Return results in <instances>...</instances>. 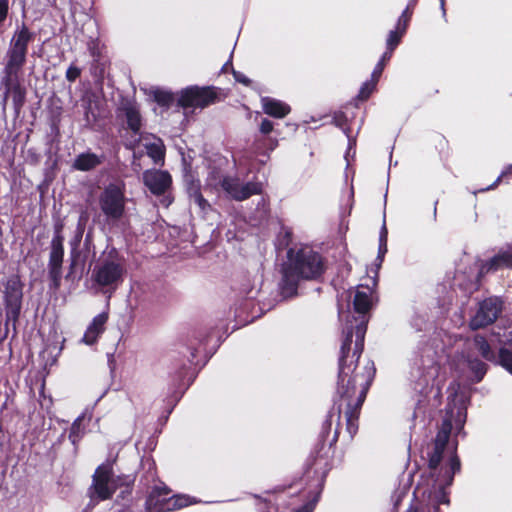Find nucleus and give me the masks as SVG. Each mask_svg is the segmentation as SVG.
<instances>
[{"instance_id": "obj_1", "label": "nucleus", "mask_w": 512, "mask_h": 512, "mask_svg": "<svg viewBox=\"0 0 512 512\" xmlns=\"http://www.w3.org/2000/svg\"><path fill=\"white\" fill-rule=\"evenodd\" d=\"M294 269L303 278H314L323 271L321 257L311 250H301L296 256Z\"/></svg>"}, {"instance_id": "obj_2", "label": "nucleus", "mask_w": 512, "mask_h": 512, "mask_svg": "<svg viewBox=\"0 0 512 512\" xmlns=\"http://www.w3.org/2000/svg\"><path fill=\"white\" fill-rule=\"evenodd\" d=\"M217 93L209 87H191L182 91L179 104L183 107L203 108L216 101Z\"/></svg>"}, {"instance_id": "obj_3", "label": "nucleus", "mask_w": 512, "mask_h": 512, "mask_svg": "<svg viewBox=\"0 0 512 512\" xmlns=\"http://www.w3.org/2000/svg\"><path fill=\"white\" fill-rule=\"evenodd\" d=\"M102 211L109 217L118 218L124 210L123 190L116 185H110L100 197Z\"/></svg>"}, {"instance_id": "obj_4", "label": "nucleus", "mask_w": 512, "mask_h": 512, "mask_svg": "<svg viewBox=\"0 0 512 512\" xmlns=\"http://www.w3.org/2000/svg\"><path fill=\"white\" fill-rule=\"evenodd\" d=\"M4 298L7 316L15 321L19 315L22 301V284L18 277H12L6 282Z\"/></svg>"}, {"instance_id": "obj_5", "label": "nucleus", "mask_w": 512, "mask_h": 512, "mask_svg": "<svg viewBox=\"0 0 512 512\" xmlns=\"http://www.w3.org/2000/svg\"><path fill=\"white\" fill-rule=\"evenodd\" d=\"M501 310V303L498 299H487L481 304L477 314L471 320V327L482 328L495 321Z\"/></svg>"}, {"instance_id": "obj_6", "label": "nucleus", "mask_w": 512, "mask_h": 512, "mask_svg": "<svg viewBox=\"0 0 512 512\" xmlns=\"http://www.w3.org/2000/svg\"><path fill=\"white\" fill-rule=\"evenodd\" d=\"M94 493L101 499H108L116 490L115 481L111 478L108 467H99L94 475Z\"/></svg>"}, {"instance_id": "obj_7", "label": "nucleus", "mask_w": 512, "mask_h": 512, "mask_svg": "<svg viewBox=\"0 0 512 512\" xmlns=\"http://www.w3.org/2000/svg\"><path fill=\"white\" fill-rule=\"evenodd\" d=\"M145 186L154 195H161L171 186L172 179L168 172L161 170H148L143 174Z\"/></svg>"}, {"instance_id": "obj_8", "label": "nucleus", "mask_w": 512, "mask_h": 512, "mask_svg": "<svg viewBox=\"0 0 512 512\" xmlns=\"http://www.w3.org/2000/svg\"><path fill=\"white\" fill-rule=\"evenodd\" d=\"M29 40L30 34L25 27L17 32L13 39V46L9 62L10 66H19L24 62Z\"/></svg>"}, {"instance_id": "obj_9", "label": "nucleus", "mask_w": 512, "mask_h": 512, "mask_svg": "<svg viewBox=\"0 0 512 512\" xmlns=\"http://www.w3.org/2000/svg\"><path fill=\"white\" fill-rule=\"evenodd\" d=\"M122 269L118 264L108 263L95 272V280L101 286H108L120 280Z\"/></svg>"}, {"instance_id": "obj_10", "label": "nucleus", "mask_w": 512, "mask_h": 512, "mask_svg": "<svg viewBox=\"0 0 512 512\" xmlns=\"http://www.w3.org/2000/svg\"><path fill=\"white\" fill-rule=\"evenodd\" d=\"M108 320L106 313L98 314L93 318L89 326L87 327L82 342L86 345H93L98 340L99 336L105 329V324Z\"/></svg>"}, {"instance_id": "obj_11", "label": "nucleus", "mask_w": 512, "mask_h": 512, "mask_svg": "<svg viewBox=\"0 0 512 512\" xmlns=\"http://www.w3.org/2000/svg\"><path fill=\"white\" fill-rule=\"evenodd\" d=\"M224 187L227 190V192L237 200H244L250 197L251 195L258 194L261 192V186L256 183L240 185L237 183L225 181Z\"/></svg>"}, {"instance_id": "obj_12", "label": "nucleus", "mask_w": 512, "mask_h": 512, "mask_svg": "<svg viewBox=\"0 0 512 512\" xmlns=\"http://www.w3.org/2000/svg\"><path fill=\"white\" fill-rule=\"evenodd\" d=\"M262 107L266 114L276 118H283L290 112L287 104L268 97L262 99Z\"/></svg>"}, {"instance_id": "obj_13", "label": "nucleus", "mask_w": 512, "mask_h": 512, "mask_svg": "<svg viewBox=\"0 0 512 512\" xmlns=\"http://www.w3.org/2000/svg\"><path fill=\"white\" fill-rule=\"evenodd\" d=\"M63 244L60 236L52 240V250L50 254V267L52 273H58L63 260Z\"/></svg>"}, {"instance_id": "obj_14", "label": "nucleus", "mask_w": 512, "mask_h": 512, "mask_svg": "<svg viewBox=\"0 0 512 512\" xmlns=\"http://www.w3.org/2000/svg\"><path fill=\"white\" fill-rule=\"evenodd\" d=\"M99 163L100 160L95 154L88 153L79 155L74 162V167L78 170L86 171L96 167Z\"/></svg>"}, {"instance_id": "obj_15", "label": "nucleus", "mask_w": 512, "mask_h": 512, "mask_svg": "<svg viewBox=\"0 0 512 512\" xmlns=\"http://www.w3.org/2000/svg\"><path fill=\"white\" fill-rule=\"evenodd\" d=\"M371 307V292L357 290L354 297V308L359 313H365Z\"/></svg>"}, {"instance_id": "obj_16", "label": "nucleus", "mask_w": 512, "mask_h": 512, "mask_svg": "<svg viewBox=\"0 0 512 512\" xmlns=\"http://www.w3.org/2000/svg\"><path fill=\"white\" fill-rule=\"evenodd\" d=\"M148 155L154 160V162L162 161L165 155V147L160 139H155L151 143L145 144Z\"/></svg>"}, {"instance_id": "obj_17", "label": "nucleus", "mask_w": 512, "mask_h": 512, "mask_svg": "<svg viewBox=\"0 0 512 512\" xmlns=\"http://www.w3.org/2000/svg\"><path fill=\"white\" fill-rule=\"evenodd\" d=\"M492 265L495 267H510L512 266V254L504 253L492 260Z\"/></svg>"}, {"instance_id": "obj_18", "label": "nucleus", "mask_w": 512, "mask_h": 512, "mask_svg": "<svg viewBox=\"0 0 512 512\" xmlns=\"http://www.w3.org/2000/svg\"><path fill=\"white\" fill-rule=\"evenodd\" d=\"M127 121L131 129L137 131L140 127V115L138 111L134 109H129L127 111Z\"/></svg>"}, {"instance_id": "obj_19", "label": "nucleus", "mask_w": 512, "mask_h": 512, "mask_svg": "<svg viewBox=\"0 0 512 512\" xmlns=\"http://www.w3.org/2000/svg\"><path fill=\"white\" fill-rule=\"evenodd\" d=\"M154 100L160 105H168L172 102V96L168 92L155 90L153 91Z\"/></svg>"}, {"instance_id": "obj_20", "label": "nucleus", "mask_w": 512, "mask_h": 512, "mask_svg": "<svg viewBox=\"0 0 512 512\" xmlns=\"http://www.w3.org/2000/svg\"><path fill=\"white\" fill-rule=\"evenodd\" d=\"M500 363L506 370L512 373V353L502 350L500 352Z\"/></svg>"}, {"instance_id": "obj_21", "label": "nucleus", "mask_w": 512, "mask_h": 512, "mask_svg": "<svg viewBox=\"0 0 512 512\" xmlns=\"http://www.w3.org/2000/svg\"><path fill=\"white\" fill-rule=\"evenodd\" d=\"M475 342H476V344L478 345V348H479V351L481 352V354H482L485 358H488V357H489V354H490V347H489V345L486 343V341H485L483 338L477 337V338L475 339Z\"/></svg>"}, {"instance_id": "obj_22", "label": "nucleus", "mask_w": 512, "mask_h": 512, "mask_svg": "<svg viewBox=\"0 0 512 512\" xmlns=\"http://www.w3.org/2000/svg\"><path fill=\"white\" fill-rule=\"evenodd\" d=\"M374 86H375V82L373 83H366L363 85L361 91H360V94H359V97L361 99H366L369 97V95L371 94V92L373 91L374 89Z\"/></svg>"}, {"instance_id": "obj_23", "label": "nucleus", "mask_w": 512, "mask_h": 512, "mask_svg": "<svg viewBox=\"0 0 512 512\" xmlns=\"http://www.w3.org/2000/svg\"><path fill=\"white\" fill-rule=\"evenodd\" d=\"M189 504H191V502H190L188 497H186V496H177L174 499L173 507L174 508H181V507L188 506Z\"/></svg>"}, {"instance_id": "obj_24", "label": "nucleus", "mask_w": 512, "mask_h": 512, "mask_svg": "<svg viewBox=\"0 0 512 512\" xmlns=\"http://www.w3.org/2000/svg\"><path fill=\"white\" fill-rule=\"evenodd\" d=\"M8 2L7 0H0V23L3 22L7 16Z\"/></svg>"}, {"instance_id": "obj_25", "label": "nucleus", "mask_w": 512, "mask_h": 512, "mask_svg": "<svg viewBox=\"0 0 512 512\" xmlns=\"http://www.w3.org/2000/svg\"><path fill=\"white\" fill-rule=\"evenodd\" d=\"M400 35L397 32H391L388 38V46L392 49L398 44Z\"/></svg>"}, {"instance_id": "obj_26", "label": "nucleus", "mask_w": 512, "mask_h": 512, "mask_svg": "<svg viewBox=\"0 0 512 512\" xmlns=\"http://www.w3.org/2000/svg\"><path fill=\"white\" fill-rule=\"evenodd\" d=\"M79 75H80V70L76 67H70L66 73L67 79L70 81H74L76 78L79 77Z\"/></svg>"}, {"instance_id": "obj_27", "label": "nucleus", "mask_w": 512, "mask_h": 512, "mask_svg": "<svg viewBox=\"0 0 512 512\" xmlns=\"http://www.w3.org/2000/svg\"><path fill=\"white\" fill-rule=\"evenodd\" d=\"M272 129H273V125L269 120L265 119L262 121L261 126H260L261 132L267 134V133L271 132Z\"/></svg>"}, {"instance_id": "obj_28", "label": "nucleus", "mask_w": 512, "mask_h": 512, "mask_svg": "<svg viewBox=\"0 0 512 512\" xmlns=\"http://www.w3.org/2000/svg\"><path fill=\"white\" fill-rule=\"evenodd\" d=\"M459 466H460V464H459L458 459L456 457H452L450 459V469H451L452 473H455L456 471H458Z\"/></svg>"}, {"instance_id": "obj_29", "label": "nucleus", "mask_w": 512, "mask_h": 512, "mask_svg": "<svg viewBox=\"0 0 512 512\" xmlns=\"http://www.w3.org/2000/svg\"><path fill=\"white\" fill-rule=\"evenodd\" d=\"M476 370H477V374L480 377H482V375L484 374L485 372V368H484V364L482 363H477L476 366H475Z\"/></svg>"}, {"instance_id": "obj_30", "label": "nucleus", "mask_w": 512, "mask_h": 512, "mask_svg": "<svg viewBox=\"0 0 512 512\" xmlns=\"http://www.w3.org/2000/svg\"><path fill=\"white\" fill-rule=\"evenodd\" d=\"M439 462V456H433L430 460V466L435 467Z\"/></svg>"}, {"instance_id": "obj_31", "label": "nucleus", "mask_w": 512, "mask_h": 512, "mask_svg": "<svg viewBox=\"0 0 512 512\" xmlns=\"http://www.w3.org/2000/svg\"><path fill=\"white\" fill-rule=\"evenodd\" d=\"M237 79H238L239 81H241V82L245 83V84H248V81H247V79H245V78H241V79H240V78H237Z\"/></svg>"}]
</instances>
